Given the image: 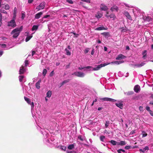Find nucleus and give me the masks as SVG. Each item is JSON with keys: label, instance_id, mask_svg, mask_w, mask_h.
<instances>
[{"label": "nucleus", "instance_id": "obj_1", "mask_svg": "<svg viewBox=\"0 0 153 153\" xmlns=\"http://www.w3.org/2000/svg\"><path fill=\"white\" fill-rule=\"evenodd\" d=\"M23 26H21L20 27L14 29L11 32L13 38H16L19 35L20 32L22 31Z\"/></svg>", "mask_w": 153, "mask_h": 153}, {"label": "nucleus", "instance_id": "obj_2", "mask_svg": "<svg viewBox=\"0 0 153 153\" xmlns=\"http://www.w3.org/2000/svg\"><path fill=\"white\" fill-rule=\"evenodd\" d=\"M15 19H13L10 21L8 22V26L11 27L13 28L15 27L16 26V23L15 21Z\"/></svg>", "mask_w": 153, "mask_h": 153}, {"label": "nucleus", "instance_id": "obj_3", "mask_svg": "<svg viewBox=\"0 0 153 153\" xmlns=\"http://www.w3.org/2000/svg\"><path fill=\"white\" fill-rule=\"evenodd\" d=\"M105 16L107 18L113 19L112 20H114L116 19V16L114 14L112 13L109 15L108 11L106 12V14H105Z\"/></svg>", "mask_w": 153, "mask_h": 153}, {"label": "nucleus", "instance_id": "obj_4", "mask_svg": "<svg viewBox=\"0 0 153 153\" xmlns=\"http://www.w3.org/2000/svg\"><path fill=\"white\" fill-rule=\"evenodd\" d=\"M107 65V64H101L98 65H96L95 66V67L94 68H93V71H96L99 70L100 69V68L103 67H104L105 66Z\"/></svg>", "mask_w": 153, "mask_h": 153}, {"label": "nucleus", "instance_id": "obj_5", "mask_svg": "<svg viewBox=\"0 0 153 153\" xmlns=\"http://www.w3.org/2000/svg\"><path fill=\"white\" fill-rule=\"evenodd\" d=\"M73 75H75L77 76L83 77L85 75V74L83 72H76L72 74Z\"/></svg>", "mask_w": 153, "mask_h": 153}, {"label": "nucleus", "instance_id": "obj_6", "mask_svg": "<svg viewBox=\"0 0 153 153\" xmlns=\"http://www.w3.org/2000/svg\"><path fill=\"white\" fill-rule=\"evenodd\" d=\"M100 10L106 11L108 9V7L104 4H101L100 6Z\"/></svg>", "mask_w": 153, "mask_h": 153}, {"label": "nucleus", "instance_id": "obj_7", "mask_svg": "<svg viewBox=\"0 0 153 153\" xmlns=\"http://www.w3.org/2000/svg\"><path fill=\"white\" fill-rule=\"evenodd\" d=\"M115 105L121 109H123V102L122 101H118L117 102L115 103Z\"/></svg>", "mask_w": 153, "mask_h": 153}, {"label": "nucleus", "instance_id": "obj_8", "mask_svg": "<svg viewBox=\"0 0 153 153\" xmlns=\"http://www.w3.org/2000/svg\"><path fill=\"white\" fill-rule=\"evenodd\" d=\"M45 3L44 2H42L39 5L36 7V9L38 10H39L41 9H43L45 7Z\"/></svg>", "mask_w": 153, "mask_h": 153}, {"label": "nucleus", "instance_id": "obj_9", "mask_svg": "<svg viewBox=\"0 0 153 153\" xmlns=\"http://www.w3.org/2000/svg\"><path fill=\"white\" fill-rule=\"evenodd\" d=\"M123 14L127 18L130 20H132V19L131 17L129 14L128 12L126 11H124Z\"/></svg>", "mask_w": 153, "mask_h": 153}, {"label": "nucleus", "instance_id": "obj_10", "mask_svg": "<svg viewBox=\"0 0 153 153\" xmlns=\"http://www.w3.org/2000/svg\"><path fill=\"white\" fill-rule=\"evenodd\" d=\"M101 100H102L103 101H110L112 102H115L117 101L116 100H115L114 99H112L110 98H107V97H105L104 98H102L101 99Z\"/></svg>", "mask_w": 153, "mask_h": 153}, {"label": "nucleus", "instance_id": "obj_11", "mask_svg": "<svg viewBox=\"0 0 153 153\" xmlns=\"http://www.w3.org/2000/svg\"><path fill=\"white\" fill-rule=\"evenodd\" d=\"M110 10L112 12H117L119 10L118 7L116 5H114L110 8Z\"/></svg>", "mask_w": 153, "mask_h": 153}, {"label": "nucleus", "instance_id": "obj_12", "mask_svg": "<svg viewBox=\"0 0 153 153\" xmlns=\"http://www.w3.org/2000/svg\"><path fill=\"white\" fill-rule=\"evenodd\" d=\"M108 29V28L107 27H104L103 26H102L101 27H99L97 28H96L95 29V30H107Z\"/></svg>", "mask_w": 153, "mask_h": 153}, {"label": "nucleus", "instance_id": "obj_13", "mask_svg": "<svg viewBox=\"0 0 153 153\" xmlns=\"http://www.w3.org/2000/svg\"><path fill=\"white\" fill-rule=\"evenodd\" d=\"M143 19L145 21H150L152 20L151 18L148 16H144L143 17Z\"/></svg>", "mask_w": 153, "mask_h": 153}, {"label": "nucleus", "instance_id": "obj_14", "mask_svg": "<svg viewBox=\"0 0 153 153\" xmlns=\"http://www.w3.org/2000/svg\"><path fill=\"white\" fill-rule=\"evenodd\" d=\"M71 49L70 46H68L67 48L65 49V51L67 55L70 56L71 54V53L69 51Z\"/></svg>", "mask_w": 153, "mask_h": 153}, {"label": "nucleus", "instance_id": "obj_15", "mask_svg": "<svg viewBox=\"0 0 153 153\" xmlns=\"http://www.w3.org/2000/svg\"><path fill=\"white\" fill-rule=\"evenodd\" d=\"M102 13L100 12V11H98L95 15V16L97 19H99L102 16Z\"/></svg>", "mask_w": 153, "mask_h": 153}, {"label": "nucleus", "instance_id": "obj_16", "mask_svg": "<svg viewBox=\"0 0 153 153\" xmlns=\"http://www.w3.org/2000/svg\"><path fill=\"white\" fill-rule=\"evenodd\" d=\"M43 14V12H41L36 14L35 16V18L36 19H39Z\"/></svg>", "mask_w": 153, "mask_h": 153}, {"label": "nucleus", "instance_id": "obj_17", "mask_svg": "<svg viewBox=\"0 0 153 153\" xmlns=\"http://www.w3.org/2000/svg\"><path fill=\"white\" fill-rule=\"evenodd\" d=\"M25 71V69L24 68V66L22 65V67L20 68L19 70V74H23Z\"/></svg>", "mask_w": 153, "mask_h": 153}, {"label": "nucleus", "instance_id": "obj_18", "mask_svg": "<svg viewBox=\"0 0 153 153\" xmlns=\"http://www.w3.org/2000/svg\"><path fill=\"white\" fill-rule=\"evenodd\" d=\"M140 86L138 85H136L134 88V91L137 93L140 90Z\"/></svg>", "mask_w": 153, "mask_h": 153}, {"label": "nucleus", "instance_id": "obj_19", "mask_svg": "<svg viewBox=\"0 0 153 153\" xmlns=\"http://www.w3.org/2000/svg\"><path fill=\"white\" fill-rule=\"evenodd\" d=\"M147 53V51L146 50L144 51L142 53V55H143L142 58L144 59H145L147 57V56H146Z\"/></svg>", "mask_w": 153, "mask_h": 153}, {"label": "nucleus", "instance_id": "obj_20", "mask_svg": "<svg viewBox=\"0 0 153 153\" xmlns=\"http://www.w3.org/2000/svg\"><path fill=\"white\" fill-rule=\"evenodd\" d=\"M17 9L16 7H15L13 10V18L15 19L16 16Z\"/></svg>", "mask_w": 153, "mask_h": 153}, {"label": "nucleus", "instance_id": "obj_21", "mask_svg": "<svg viewBox=\"0 0 153 153\" xmlns=\"http://www.w3.org/2000/svg\"><path fill=\"white\" fill-rule=\"evenodd\" d=\"M102 34L105 36V38H108L110 36V35L109 33L108 32H105L102 33Z\"/></svg>", "mask_w": 153, "mask_h": 153}, {"label": "nucleus", "instance_id": "obj_22", "mask_svg": "<svg viewBox=\"0 0 153 153\" xmlns=\"http://www.w3.org/2000/svg\"><path fill=\"white\" fill-rule=\"evenodd\" d=\"M125 58V56L122 54H120L116 58L117 60H119L121 59H124Z\"/></svg>", "mask_w": 153, "mask_h": 153}, {"label": "nucleus", "instance_id": "obj_23", "mask_svg": "<svg viewBox=\"0 0 153 153\" xmlns=\"http://www.w3.org/2000/svg\"><path fill=\"white\" fill-rule=\"evenodd\" d=\"M145 64V63L143 62H142L140 63L136 64L135 66L137 67H140L144 65Z\"/></svg>", "mask_w": 153, "mask_h": 153}, {"label": "nucleus", "instance_id": "obj_24", "mask_svg": "<svg viewBox=\"0 0 153 153\" xmlns=\"http://www.w3.org/2000/svg\"><path fill=\"white\" fill-rule=\"evenodd\" d=\"M149 150V147L148 146L145 147L144 149H140V151L142 152H144L146 150Z\"/></svg>", "mask_w": 153, "mask_h": 153}, {"label": "nucleus", "instance_id": "obj_25", "mask_svg": "<svg viewBox=\"0 0 153 153\" xmlns=\"http://www.w3.org/2000/svg\"><path fill=\"white\" fill-rule=\"evenodd\" d=\"M124 61L123 60L117 61H116L114 62V63L117 65H119L120 64L123 63L124 62Z\"/></svg>", "mask_w": 153, "mask_h": 153}, {"label": "nucleus", "instance_id": "obj_26", "mask_svg": "<svg viewBox=\"0 0 153 153\" xmlns=\"http://www.w3.org/2000/svg\"><path fill=\"white\" fill-rule=\"evenodd\" d=\"M85 70L86 69H88V71H93V67H92L91 66H87L86 67H85Z\"/></svg>", "mask_w": 153, "mask_h": 153}, {"label": "nucleus", "instance_id": "obj_27", "mask_svg": "<svg viewBox=\"0 0 153 153\" xmlns=\"http://www.w3.org/2000/svg\"><path fill=\"white\" fill-rule=\"evenodd\" d=\"M110 142L113 145H117L118 144V142H117L114 140H111Z\"/></svg>", "mask_w": 153, "mask_h": 153}, {"label": "nucleus", "instance_id": "obj_28", "mask_svg": "<svg viewBox=\"0 0 153 153\" xmlns=\"http://www.w3.org/2000/svg\"><path fill=\"white\" fill-rule=\"evenodd\" d=\"M126 144V143L125 141H120V142H118V145H121L123 146L125 145Z\"/></svg>", "mask_w": 153, "mask_h": 153}, {"label": "nucleus", "instance_id": "obj_29", "mask_svg": "<svg viewBox=\"0 0 153 153\" xmlns=\"http://www.w3.org/2000/svg\"><path fill=\"white\" fill-rule=\"evenodd\" d=\"M52 92L51 91H48L47 93V97H50L51 95Z\"/></svg>", "mask_w": 153, "mask_h": 153}, {"label": "nucleus", "instance_id": "obj_30", "mask_svg": "<svg viewBox=\"0 0 153 153\" xmlns=\"http://www.w3.org/2000/svg\"><path fill=\"white\" fill-rule=\"evenodd\" d=\"M1 7L5 9L6 10H8L10 8L8 4H6L4 6H1Z\"/></svg>", "mask_w": 153, "mask_h": 153}, {"label": "nucleus", "instance_id": "obj_31", "mask_svg": "<svg viewBox=\"0 0 153 153\" xmlns=\"http://www.w3.org/2000/svg\"><path fill=\"white\" fill-rule=\"evenodd\" d=\"M74 144H72L68 146V148L69 149H72L74 148Z\"/></svg>", "mask_w": 153, "mask_h": 153}, {"label": "nucleus", "instance_id": "obj_32", "mask_svg": "<svg viewBox=\"0 0 153 153\" xmlns=\"http://www.w3.org/2000/svg\"><path fill=\"white\" fill-rule=\"evenodd\" d=\"M69 82V79H66L64 80L63 81L62 83H61V85H62L65 84L67 82Z\"/></svg>", "mask_w": 153, "mask_h": 153}, {"label": "nucleus", "instance_id": "obj_33", "mask_svg": "<svg viewBox=\"0 0 153 153\" xmlns=\"http://www.w3.org/2000/svg\"><path fill=\"white\" fill-rule=\"evenodd\" d=\"M24 99H25V100L27 102L28 104H30V99L29 98H27L26 97H24Z\"/></svg>", "mask_w": 153, "mask_h": 153}, {"label": "nucleus", "instance_id": "obj_34", "mask_svg": "<svg viewBox=\"0 0 153 153\" xmlns=\"http://www.w3.org/2000/svg\"><path fill=\"white\" fill-rule=\"evenodd\" d=\"M38 26L37 25H34L32 28V30L33 31L35 30H36L38 28Z\"/></svg>", "mask_w": 153, "mask_h": 153}, {"label": "nucleus", "instance_id": "obj_35", "mask_svg": "<svg viewBox=\"0 0 153 153\" xmlns=\"http://www.w3.org/2000/svg\"><path fill=\"white\" fill-rule=\"evenodd\" d=\"M47 72V71L45 69H44L42 72L43 75L45 76Z\"/></svg>", "mask_w": 153, "mask_h": 153}, {"label": "nucleus", "instance_id": "obj_36", "mask_svg": "<svg viewBox=\"0 0 153 153\" xmlns=\"http://www.w3.org/2000/svg\"><path fill=\"white\" fill-rule=\"evenodd\" d=\"M78 138L81 141H83L85 140L84 137H82L81 135H79L78 137Z\"/></svg>", "mask_w": 153, "mask_h": 153}, {"label": "nucleus", "instance_id": "obj_37", "mask_svg": "<svg viewBox=\"0 0 153 153\" xmlns=\"http://www.w3.org/2000/svg\"><path fill=\"white\" fill-rule=\"evenodd\" d=\"M24 78V76H19V80L20 82H22Z\"/></svg>", "mask_w": 153, "mask_h": 153}, {"label": "nucleus", "instance_id": "obj_38", "mask_svg": "<svg viewBox=\"0 0 153 153\" xmlns=\"http://www.w3.org/2000/svg\"><path fill=\"white\" fill-rule=\"evenodd\" d=\"M105 139V137L104 136H101L100 137V139L101 141L102 142L104 141V140Z\"/></svg>", "mask_w": 153, "mask_h": 153}, {"label": "nucleus", "instance_id": "obj_39", "mask_svg": "<svg viewBox=\"0 0 153 153\" xmlns=\"http://www.w3.org/2000/svg\"><path fill=\"white\" fill-rule=\"evenodd\" d=\"M142 137H144L146 136L147 135V134H146L145 132L144 131H143L142 132Z\"/></svg>", "mask_w": 153, "mask_h": 153}, {"label": "nucleus", "instance_id": "obj_40", "mask_svg": "<svg viewBox=\"0 0 153 153\" xmlns=\"http://www.w3.org/2000/svg\"><path fill=\"white\" fill-rule=\"evenodd\" d=\"M40 83L36 82V87L37 89H39L40 88Z\"/></svg>", "mask_w": 153, "mask_h": 153}, {"label": "nucleus", "instance_id": "obj_41", "mask_svg": "<svg viewBox=\"0 0 153 153\" xmlns=\"http://www.w3.org/2000/svg\"><path fill=\"white\" fill-rule=\"evenodd\" d=\"M60 149L61 150L65 151L66 149V147L64 146H62L60 147Z\"/></svg>", "mask_w": 153, "mask_h": 153}, {"label": "nucleus", "instance_id": "obj_42", "mask_svg": "<svg viewBox=\"0 0 153 153\" xmlns=\"http://www.w3.org/2000/svg\"><path fill=\"white\" fill-rule=\"evenodd\" d=\"M117 152L118 153H122V152H125V151L123 149H120L118 150H117Z\"/></svg>", "mask_w": 153, "mask_h": 153}, {"label": "nucleus", "instance_id": "obj_43", "mask_svg": "<svg viewBox=\"0 0 153 153\" xmlns=\"http://www.w3.org/2000/svg\"><path fill=\"white\" fill-rule=\"evenodd\" d=\"M6 47V45L5 44H0V48H4Z\"/></svg>", "mask_w": 153, "mask_h": 153}, {"label": "nucleus", "instance_id": "obj_44", "mask_svg": "<svg viewBox=\"0 0 153 153\" xmlns=\"http://www.w3.org/2000/svg\"><path fill=\"white\" fill-rule=\"evenodd\" d=\"M120 4L122 6H123V4H125V5L127 7H131L128 4H125V3H120Z\"/></svg>", "mask_w": 153, "mask_h": 153}, {"label": "nucleus", "instance_id": "obj_45", "mask_svg": "<svg viewBox=\"0 0 153 153\" xmlns=\"http://www.w3.org/2000/svg\"><path fill=\"white\" fill-rule=\"evenodd\" d=\"M25 17V14L24 12H22V19H23Z\"/></svg>", "mask_w": 153, "mask_h": 153}, {"label": "nucleus", "instance_id": "obj_46", "mask_svg": "<svg viewBox=\"0 0 153 153\" xmlns=\"http://www.w3.org/2000/svg\"><path fill=\"white\" fill-rule=\"evenodd\" d=\"M0 12L1 13H6V14L7 13V12H6V11L4 10L0 9Z\"/></svg>", "mask_w": 153, "mask_h": 153}, {"label": "nucleus", "instance_id": "obj_47", "mask_svg": "<svg viewBox=\"0 0 153 153\" xmlns=\"http://www.w3.org/2000/svg\"><path fill=\"white\" fill-rule=\"evenodd\" d=\"M31 105V110L33 109L34 106V103L33 102H32L31 103H30V104Z\"/></svg>", "mask_w": 153, "mask_h": 153}, {"label": "nucleus", "instance_id": "obj_48", "mask_svg": "<svg viewBox=\"0 0 153 153\" xmlns=\"http://www.w3.org/2000/svg\"><path fill=\"white\" fill-rule=\"evenodd\" d=\"M89 50V48H86L85 50V53H87L88 52Z\"/></svg>", "mask_w": 153, "mask_h": 153}, {"label": "nucleus", "instance_id": "obj_49", "mask_svg": "<svg viewBox=\"0 0 153 153\" xmlns=\"http://www.w3.org/2000/svg\"><path fill=\"white\" fill-rule=\"evenodd\" d=\"M109 124V123L108 121L106 122L105 125L106 128H107Z\"/></svg>", "mask_w": 153, "mask_h": 153}, {"label": "nucleus", "instance_id": "obj_50", "mask_svg": "<svg viewBox=\"0 0 153 153\" xmlns=\"http://www.w3.org/2000/svg\"><path fill=\"white\" fill-rule=\"evenodd\" d=\"M66 1L69 4H72L73 3V2L72 0H66Z\"/></svg>", "mask_w": 153, "mask_h": 153}, {"label": "nucleus", "instance_id": "obj_51", "mask_svg": "<svg viewBox=\"0 0 153 153\" xmlns=\"http://www.w3.org/2000/svg\"><path fill=\"white\" fill-rule=\"evenodd\" d=\"M133 93V92L131 91V92H128V93H125V94H126L127 95H130L132 94Z\"/></svg>", "mask_w": 153, "mask_h": 153}, {"label": "nucleus", "instance_id": "obj_52", "mask_svg": "<svg viewBox=\"0 0 153 153\" xmlns=\"http://www.w3.org/2000/svg\"><path fill=\"white\" fill-rule=\"evenodd\" d=\"M146 109L147 111H149V112H150V111H151L150 109V108L148 106H146Z\"/></svg>", "mask_w": 153, "mask_h": 153}, {"label": "nucleus", "instance_id": "obj_53", "mask_svg": "<svg viewBox=\"0 0 153 153\" xmlns=\"http://www.w3.org/2000/svg\"><path fill=\"white\" fill-rule=\"evenodd\" d=\"M53 74H54V71H52L51 72V73L50 74V76H53Z\"/></svg>", "mask_w": 153, "mask_h": 153}, {"label": "nucleus", "instance_id": "obj_54", "mask_svg": "<svg viewBox=\"0 0 153 153\" xmlns=\"http://www.w3.org/2000/svg\"><path fill=\"white\" fill-rule=\"evenodd\" d=\"M28 61L27 60H25V65L24 66H27L28 65Z\"/></svg>", "mask_w": 153, "mask_h": 153}, {"label": "nucleus", "instance_id": "obj_55", "mask_svg": "<svg viewBox=\"0 0 153 153\" xmlns=\"http://www.w3.org/2000/svg\"><path fill=\"white\" fill-rule=\"evenodd\" d=\"M81 1L85 2L87 3H89L90 2V0H81Z\"/></svg>", "mask_w": 153, "mask_h": 153}, {"label": "nucleus", "instance_id": "obj_56", "mask_svg": "<svg viewBox=\"0 0 153 153\" xmlns=\"http://www.w3.org/2000/svg\"><path fill=\"white\" fill-rule=\"evenodd\" d=\"M143 108L142 106H140L139 107V109L140 111H143Z\"/></svg>", "mask_w": 153, "mask_h": 153}, {"label": "nucleus", "instance_id": "obj_57", "mask_svg": "<svg viewBox=\"0 0 153 153\" xmlns=\"http://www.w3.org/2000/svg\"><path fill=\"white\" fill-rule=\"evenodd\" d=\"M114 64V62H110V63H105L104 64H107V65L110 64Z\"/></svg>", "mask_w": 153, "mask_h": 153}, {"label": "nucleus", "instance_id": "obj_58", "mask_svg": "<svg viewBox=\"0 0 153 153\" xmlns=\"http://www.w3.org/2000/svg\"><path fill=\"white\" fill-rule=\"evenodd\" d=\"M135 133V130L132 131H131L130 133V134H134Z\"/></svg>", "mask_w": 153, "mask_h": 153}, {"label": "nucleus", "instance_id": "obj_59", "mask_svg": "<svg viewBox=\"0 0 153 153\" xmlns=\"http://www.w3.org/2000/svg\"><path fill=\"white\" fill-rule=\"evenodd\" d=\"M78 69H79L81 70H82V69H85V67H83L82 66H81V67H79Z\"/></svg>", "mask_w": 153, "mask_h": 153}, {"label": "nucleus", "instance_id": "obj_60", "mask_svg": "<svg viewBox=\"0 0 153 153\" xmlns=\"http://www.w3.org/2000/svg\"><path fill=\"white\" fill-rule=\"evenodd\" d=\"M130 146H126L125 147V149H129L130 148Z\"/></svg>", "mask_w": 153, "mask_h": 153}, {"label": "nucleus", "instance_id": "obj_61", "mask_svg": "<svg viewBox=\"0 0 153 153\" xmlns=\"http://www.w3.org/2000/svg\"><path fill=\"white\" fill-rule=\"evenodd\" d=\"M94 49H93L92 50V51L91 52V54L92 55H93L94 53Z\"/></svg>", "mask_w": 153, "mask_h": 153}, {"label": "nucleus", "instance_id": "obj_62", "mask_svg": "<svg viewBox=\"0 0 153 153\" xmlns=\"http://www.w3.org/2000/svg\"><path fill=\"white\" fill-rule=\"evenodd\" d=\"M49 16H50V15H47L43 17V18H46L48 17Z\"/></svg>", "mask_w": 153, "mask_h": 153}, {"label": "nucleus", "instance_id": "obj_63", "mask_svg": "<svg viewBox=\"0 0 153 153\" xmlns=\"http://www.w3.org/2000/svg\"><path fill=\"white\" fill-rule=\"evenodd\" d=\"M149 113L151 116H153V112L152 111H150V112H149Z\"/></svg>", "mask_w": 153, "mask_h": 153}, {"label": "nucleus", "instance_id": "obj_64", "mask_svg": "<svg viewBox=\"0 0 153 153\" xmlns=\"http://www.w3.org/2000/svg\"><path fill=\"white\" fill-rule=\"evenodd\" d=\"M67 152L68 153H76L75 152H74L71 151H67Z\"/></svg>", "mask_w": 153, "mask_h": 153}]
</instances>
